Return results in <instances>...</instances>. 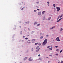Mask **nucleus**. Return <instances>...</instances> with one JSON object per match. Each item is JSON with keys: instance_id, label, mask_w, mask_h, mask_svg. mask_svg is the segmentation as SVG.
Returning a JSON list of instances; mask_svg holds the SVG:
<instances>
[{"instance_id": "obj_49", "label": "nucleus", "mask_w": 63, "mask_h": 63, "mask_svg": "<svg viewBox=\"0 0 63 63\" xmlns=\"http://www.w3.org/2000/svg\"><path fill=\"white\" fill-rule=\"evenodd\" d=\"M20 28H21V27L20 26Z\"/></svg>"}, {"instance_id": "obj_26", "label": "nucleus", "mask_w": 63, "mask_h": 63, "mask_svg": "<svg viewBox=\"0 0 63 63\" xmlns=\"http://www.w3.org/2000/svg\"><path fill=\"white\" fill-rule=\"evenodd\" d=\"M39 60H42V59L41 58H39Z\"/></svg>"}, {"instance_id": "obj_44", "label": "nucleus", "mask_w": 63, "mask_h": 63, "mask_svg": "<svg viewBox=\"0 0 63 63\" xmlns=\"http://www.w3.org/2000/svg\"><path fill=\"white\" fill-rule=\"evenodd\" d=\"M22 42H23V40H22Z\"/></svg>"}, {"instance_id": "obj_3", "label": "nucleus", "mask_w": 63, "mask_h": 63, "mask_svg": "<svg viewBox=\"0 0 63 63\" xmlns=\"http://www.w3.org/2000/svg\"><path fill=\"white\" fill-rule=\"evenodd\" d=\"M61 19H62V18L60 19L59 20L57 21V22H59V21H60Z\"/></svg>"}, {"instance_id": "obj_1", "label": "nucleus", "mask_w": 63, "mask_h": 63, "mask_svg": "<svg viewBox=\"0 0 63 63\" xmlns=\"http://www.w3.org/2000/svg\"><path fill=\"white\" fill-rule=\"evenodd\" d=\"M47 43V40H45L44 42H43L42 45L43 46L45 45V44H46Z\"/></svg>"}, {"instance_id": "obj_23", "label": "nucleus", "mask_w": 63, "mask_h": 63, "mask_svg": "<svg viewBox=\"0 0 63 63\" xmlns=\"http://www.w3.org/2000/svg\"><path fill=\"white\" fill-rule=\"evenodd\" d=\"M55 27H52L51 28V29H53V28H55Z\"/></svg>"}, {"instance_id": "obj_46", "label": "nucleus", "mask_w": 63, "mask_h": 63, "mask_svg": "<svg viewBox=\"0 0 63 63\" xmlns=\"http://www.w3.org/2000/svg\"><path fill=\"white\" fill-rule=\"evenodd\" d=\"M46 58H48V57H47Z\"/></svg>"}, {"instance_id": "obj_16", "label": "nucleus", "mask_w": 63, "mask_h": 63, "mask_svg": "<svg viewBox=\"0 0 63 63\" xmlns=\"http://www.w3.org/2000/svg\"><path fill=\"white\" fill-rule=\"evenodd\" d=\"M40 24H38L37 25V26H40Z\"/></svg>"}, {"instance_id": "obj_35", "label": "nucleus", "mask_w": 63, "mask_h": 63, "mask_svg": "<svg viewBox=\"0 0 63 63\" xmlns=\"http://www.w3.org/2000/svg\"><path fill=\"white\" fill-rule=\"evenodd\" d=\"M36 11H37V10H34V12H36Z\"/></svg>"}, {"instance_id": "obj_25", "label": "nucleus", "mask_w": 63, "mask_h": 63, "mask_svg": "<svg viewBox=\"0 0 63 63\" xmlns=\"http://www.w3.org/2000/svg\"><path fill=\"white\" fill-rule=\"evenodd\" d=\"M57 41L58 42H59L60 41V40H57Z\"/></svg>"}, {"instance_id": "obj_11", "label": "nucleus", "mask_w": 63, "mask_h": 63, "mask_svg": "<svg viewBox=\"0 0 63 63\" xmlns=\"http://www.w3.org/2000/svg\"><path fill=\"white\" fill-rule=\"evenodd\" d=\"M49 50H52V47H51L50 48H49Z\"/></svg>"}, {"instance_id": "obj_33", "label": "nucleus", "mask_w": 63, "mask_h": 63, "mask_svg": "<svg viewBox=\"0 0 63 63\" xmlns=\"http://www.w3.org/2000/svg\"><path fill=\"white\" fill-rule=\"evenodd\" d=\"M32 51H33V48H32Z\"/></svg>"}, {"instance_id": "obj_34", "label": "nucleus", "mask_w": 63, "mask_h": 63, "mask_svg": "<svg viewBox=\"0 0 63 63\" xmlns=\"http://www.w3.org/2000/svg\"><path fill=\"white\" fill-rule=\"evenodd\" d=\"M49 56H52L51 55H49Z\"/></svg>"}, {"instance_id": "obj_27", "label": "nucleus", "mask_w": 63, "mask_h": 63, "mask_svg": "<svg viewBox=\"0 0 63 63\" xmlns=\"http://www.w3.org/2000/svg\"><path fill=\"white\" fill-rule=\"evenodd\" d=\"M25 39H26V40H27L28 39V38L26 37L25 38Z\"/></svg>"}, {"instance_id": "obj_6", "label": "nucleus", "mask_w": 63, "mask_h": 63, "mask_svg": "<svg viewBox=\"0 0 63 63\" xmlns=\"http://www.w3.org/2000/svg\"><path fill=\"white\" fill-rule=\"evenodd\" d=\"M44 13H46V11H43V12H42V14H44Z\"/></svg>"}, {"instance_id": "obj_12", "label": "nucleus", "mask_w": 63, "mask_h": 63, "mask_svg": "<svg viewBox=\"0 0 63 63\" xmlns=\"http://www.w3.org/2000/svg\"><path fill=\"white\" fill-rule=\"evenodd\" d=\"M39 49H40V48H38L37 50H36V51L37 52H38V51L39 50Z\"/></svg>"}, {"instance_id": "obj_51", "label": "nucleus", "mask_w": 63, "mask_h": 63, "mask_svg": "<svg viewBox=\"0 0 63 63\" xmlns=\"http://www.w3.org/2000/svg\"><path fill=\"white\" fill-rule=\"evenodd\" d=\"M58 63H59V62Z\"/></svg>"}, {"instance_id": "obj_48", "label": "nucleus", "mask_w": 63, "mask_h": 63, "mask_svg": "<svg viewBox=\"0 0 63 63\" xmlns=\"http://www.w3.org/2000/svg\"><path fill=\"white\" fill-rule=\"evenodd\" d=\"M27 42V43H28V42Z\"/></svg>"}, {"instance_id": "obj_20", "label": "nucleus", "mask_w": 63, "mask_h": 63, "mask_svg": "<svg viewBox=\"0 0 63 63\" xmlns=\"http://www.w3.org/2000/svg\"><path fill=\"white\" fill-rule=\"evenodd\" d=\"M50 47V46H48L47 47V48H49Z\"/></svg>"}, {"instance_id": "obj_21", "label": "nucleus", "mask_w": 63, "mask_h": 63, "mask_svg": "<svg viewBox=\"0 0 63 63\" xmlns=\"http://www.w3.org/2000/svg\"><path fill=\"white\" fill-rule=\"evenodd\" d=\"M37 23L36 22L35 23H34V25H35V24H37Z\"/></svg>"}, {"instance_id": "obj_15", "label": "nucleus", "mask_w": 63, "mask_h": 63, "mask_svg": "<svg viewBox=\"0 0 63 63\" xmlns=\"http://www.w3.org/2000/svg\"><path fill=\"white\" fill-rule=\"evenodd\" d=\"M59 49H57L56 50V51H59Z\"/></svg>"}, {"instance_id": "obj_19", "label": "nucleus", "mask_w": 63, "mask_h": 63, "mask_svg": "<svg viewBox=\"0 0 63 63\" xmlns=\"http://www.w3.org/2000/svg\"><path fill=\"white\" fill-rule=\"evenodd\" d=\"M26 59H27V58H25L24 59V60H26Z\"/></svg>"}, {"instance_id": "obj_4", "label": "nucleus", "mask_w": 63, "mask_h": 63, "mask_svg": "<svg viewBox=\"0 0 63 63\" xmlns=\"http://www.w3.org/2000/svg\"><path fill=\"white\" fill-rule=\"evenodd\" d=\"M41 14V12H39L38 13V15H39V16Z\"/></svg>"}, {"instance_id": "obj_47", "label": "nucleus", "mask_w": 63, "mask_h": 63, "mask_svg": "<svg viewBox=\"0 0 63 63\" xmlns=\"http://www.w3.org/2000/svg\"><path fill=\"white\" fill-rule=\"evenodd\" d=\"M48 62L49 63V61Z\"/></svg>"}, {"instance_id": "obj_41", "label": "nucleus", "mask_w": 63, "mask_h": 63, "mask_svg": "<svg viewBox=\"0 0 63 63\" xmlns=\"http://www.w3.org/2000/svg\"><path fill=\"white\" fill-rule=\"evenodd\" d=\"M25 37V36H23V38H24Z\"/></svg>"}, {"instance_id": "obj_32", "label": "nucleus", "mask_w": 63, "mask_h": 63, "mask_svg": "<svg viewBox=\"0 0 63 63\" xmlns=\"http://www.w3.org/2000/svg\"><path fill=\"white\" fill-rule=\"evenodd\" d=\"M28 30H29V31H30V29H29V28H28Z\"/></svg>"}, {"instance_id": "obj_8", "label": "nucleus", "mask_w": 63, "mask_h": 63, "mask_svg": "<svg viewBox=\"0 0 63 63\" xmlns=\"http://www.w3.org/2000/svg\"><path fill=\"white\" fill-rule=\"evenodd\" d=\"M51 17H49V18H48V20H49L50 19H51Z\"/></svg>"}, {"instance_id": "obj_45", "label": "nucleus", "mask_w": 63, "mask_h": 63, "mask_svg": "<svg viewBox=\"0 0 63 63\" xmlns=\"http://www.w3.org/2000/svg\"><path fill=\"white\" fill-rule=\"evenodd\" d=\"M23 8H22V10H23Z\"/></svg>"}, {"instance_id": "obj_31", "label": "nucleus", "mask_w": 63, "mask_h": 63, "mask_svg": "<svg viewBox=\"0 0 63 63\" xmlns=\"http://www.w3.org/2000/svg\"><path fill=\"white\" fill-rule=\"evenodd\" d=\"M56 55H58V54H56Z\"/></svg>"}, {"instance_id": "obj_10", "label": "nucleus", "mask_w": 63, "mask_h": 63, "mask_svg": "<svg viewBox=\"0 0 63 63\" xmlns=\"http://www.w3.org/2000/svg\"><path fill=\"white\" fill-rule=\"evenodd\" d=\"M38 44H39L38 43H35V45H37Z\"/></svg>"}, {"instance_id": "obj_18", "label": "nucleus", "mask_w": 63, "mask_h": 63, "mask_svg": "<svg viewBox=\"0 0 63 63\" xmlns=\"http://www.w3.org/2000/svg\"><path fill=\"white\" fill-rule=\"evenodd\" d=\"M62 30H63V29H62V28H61V30H60V31H62Z\"/></svg>"}, {"instance_id": "obj_37", "label": "nucleus", "mask_w": 63, "mask_h": 63, "mask_svg": "<svg viewBox=\"0 0 63 63\" xmlns=\"http://www.w3.org/2000/svg\"><path fill=\"white\" fill-rule=\"evenodd\" d=\"M46 36H47V37H48V35H46Z\"/></svg>"}, {"instance_id": "obj_38", "label": "nucleus", "mask_w": 63, "mask_h": 63, "mask_svg": "<svg viewBox=\"0 0 63 63\" xmlns=\"http://www.w3.org/2000/svg\"><path fill=\"white\" fill-rule=\"evenodd\" d=\"M28 41H29V42H30V40H28Z\"/></svg>"}, {"instance_id": "obj_5", "label": "nucleus", "mask_w": 63, "mask_h": 63, "mask_svg": "<svg viewBox=\"0 0 63 63\" xmlns=\"http://www.w3.org/2000/svg\"><path fill=\"white\" fill-rule=\"evenodd\" d=\"M33 60L31 59V57L29 59V61H32Z\"/></svg>"}, {"instance_id": "obj_17", "label": "nucleus", "mask_w": 63, "mask_h": 63, "mask_svg": "<svg viewBox=\"0 0 63 63\" xmlns=\"http://www.w3.org/2000/svg\"><path fill=\"white\" fill-rule=\"evenodd\" d=\"M53 6L54 7V8H55V4H53Z\"/></svg>"}, {"instance_id": "obj_13", "label": "nucleus", "mask_w": 63, "mask_h": 63, "mask_svg": "<svg viewBox=\"0 0 63 63\" xmlns=\"http://www.w3.org/2000/svg\"><path fill=\"white\" fill-rule=\"evenodd\" d=\"M39 47H36V49H39Z\"/></svg>"}, {"instance_id": "obj_22", "label": "nucleus", "mask_w": 63, "mask_h": 63, "mask_svg": "<svg viewBox=\"0 0 63 63\" xmlns=\"http://www.w3.org/2000/svg\"><path fill=\"white\" fill-rule=\"evenodd\" d=\"M43 37H44L41 36L40 37V39H42V38H43Z\"/></svg>"}, {"instance_id": "obj_30", "label": "nucleus", "mask_w": 63, "mask_h": 63, "mask_svg": "<svg viewBox=\"0 0 63 63\" xmlns=\"http://www.w3.org/2000/svg\"><path fill=\"white\" fill-rule=\"evenodd\" d=\"M38 45H39V46H41V44H38Z\"/></svg>"}, {"instance_id": "obj_24", "label": "nucleus", "mask_w": 63, "mask_h": 63, "mask_svg": "<svg viewBox=\"0 0 63 63\" xmlns=\"http://www.w3.org/2000/svg\"><path fill=\"white\" fill-rule=\"evenodd\" d=\"M62 51H63L62 50H61L60 51V53H61V52H62Z\"/></svg>"}, {"instance_id": "obj_7", "label": "nucleus", "mask_w": 63, "mask_h": 63, "mask_svg": "<svg viewBox=\"0 0 63 63\" xmlns=\"http://www.w3.org/2000/svg\"><path fill=\"white\" fill-rule=\"evenodd\" d=\"M62 16H63V14H62V15L60 17V18H61Z\"/></svg>"}, {"instance_id": "obj_14", "label": "nucleus", "mask_w": 63, "mask_h": 63, "mask_svg": "<svg viewBox=\"0 0 63 63\" xmlns=\"http://www.w3.org/2000/svg\"><path fill=\"white\" fill-rule=\"evenodd\" d=\"M60 17V16H59L58 18L57 19V21H58V19H59V18Z\"/></svg>"}, {"instance_id": "obj_29", "label": "nucleus", "mask_w": 63, "mask_h": 63, "mask_svg": "<svg viewBox=\"0 0 63 63\" xmlns=\"http://www.w3.org/2000/svg\"><path fill=\"white\" fill-rule=\"evenodd\" d=\"M47 4H49V2H48L47 3Z\"/></svg>"}, {"instance_id": "obj_50", "label": "nucleus", "mask_w": 63, "mask_h": 63, "mask_svg": "<svg viewBox=\"0 0 63 63\" xmlns=\"http://www.w3.org/2000/svg\"><path fill=\"white\" fill-rule=\"evenodd\" d=\"M48 6H49V5L48 4Z\"/></svg>"}, {"instance_id": "obj_9", "label": "nucleus", "mask_w": 63, "mask_h": 63, "mask_svg": "<svg viewBox=\"0 0 63 63\" xmlns=\"http://www.w3.org/2000/svg\"><path fill=\"white\" fill-rule=\"evenodd\" d=\"M58 39H59V37H57L56 38V40H58Z\"/></svg>"}, {"instance_id": "obj_40", "label": "nucleus", "mask_w": 63, "mask_h": 63, "mask_svg": "<svg viewBox=\"0 0 63 63\" xmlns=\"http://www.w3.org/2000/svg\"><path fill=\"white\" fill-rule=\"evenodd\" d=\"M41 56V55L40 54L38 55V56Z\"/></svg>"}, {"instance_id": "obj_43", "label": "nucleus", "mask_w": 63, "mask_h": 63, "mask_svg": "<svg viewBox=\"0 0 63 63\" xmlns=\"http://www.w3.org/2000/svg\"><path fill=\"white\" fill-rule=\"evenodd\" d=\"M34 40H32V41H33Z\"/></svg>"}, {"instance_id": "obj_28", "label": "nucleus", "mask_w": 63, "mask_h": 63, "mask_svg": "<svg viewBox=\"0 0 63 63\" xmlns=\"http://www.w3.org/2000/svg\"><path fill=\"white\" fill-rule=\"evenodd\" d=\"M55 47H56V48H57V47H58V46H56Z\"/></svg>"}, {"instance_id": "obj_42", "label": "nucleus", "mask_w": 63, "mask_h": 63, "mask_svg": "<svg viewBox=\"0 0 63 63\" xmlns=\"http://www.w3.org/2000/svg\"><path fill=\"white\" fill-rule=\"evenodd\" d=\"M28 23H29V21H28Z\"/></svg>"}, {"instance_id": "obj_39", "label": "nucleus", "mask_w": 63, "mask_h": 63, "mask_svg": "<svg viewBox=\"0 0 63 63\" xmlns=\"http://www.w3.org/2000/svg\"><path fill=\"white\" fill-rule=\"evenodd\" d=\"M36 3H37V4H39V2H37Z\"/></svg>"}, {"instance_id": "obj_2", "label": "nucleus", "mask_w": 63, "mask_h": 63, "mask_svg": "<svg viewBox=\"0 0 63 63\" xmlns=\"http://www.w3.org/2000/svg\"><path fill=\"white\" fill-rule=\"evenodd\" d=\"M56 9L57 10V12H59L60 10V8L59 7H56Z\"/></svg>"}, {"instance_id": "obj_36", "label": "nucleus", "mask_w": 63, "mask_h": 63, "mask_svg": "<svg viewBox=\"0 0 63 63\" xmlns=\"http://www.w3.org/2000/svg\"><path fill=\"white\" fill-rule=\"evenodd\" d=\"M37 10H38V11H39V9H37Z\"/></svg>"}]
</instances>
